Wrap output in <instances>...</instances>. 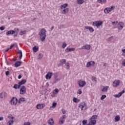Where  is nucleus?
Wrapping results in <instances>:
<instances>
[{
    "label": "nucleus",
    "mask_w": 125,
    "mask_h": 125,
    "mask_svg": "<svg viewBox=\"0 0 125 125\" xmlns=\"http://www.w3.org/2000/svg\"><path fill=\"white\" fill-rule=\"evenodd\" d=\"M39 35L40 36V38L42 42H43L46 38V30L44 28H42L39 32Z\"/></svg>",
    "instance_id": "1"
},
{
    "label": "nucleus",
    "mask_w": 125,
    "mask_h": 125,
    "mask_svg": "<svg viewBox=\"0 0 125 125\" xmlns=\"http://www.w3.org/2000/svg\"><path fill=\"white\" fill-rule=\"evenodd\" d=\"M103 24V21H94L92 23L93 26L94 27H97L99 28L100 26H101Z\"/></svg>",
    "instance_id": "2"
},
{
    "label": "nucleus",
    "mask_w": 125,
    "mask_h": 125,
    "mask_svg": "<svg viewBox=\"0 0 125 125\" xmlns=\"http://www.w3.org/2000/svg\"><path fill=\"white\" fill-rule=\"evenodd\" d=\"M79 108H80L83 111V110H85V109H87V106H86V104L84 102H82L79 105Z\"/></svg>",
    "instance_id": "3"
},
{
    "label": "nucleus",
    "mask_w": 125,
    "mask_h": 125,
    "mask_svg": "<svg viewBox=\"0 0 125 125\" xmlns=\"http://www.w3.org/2000/svg\"><path fill=\"white\" fill-rule=\"evenodd\" d=\"M17 102H18L17 98L13 97L10 101V104L11 105H16V104H17Z\"/></svg>",
    "instance_id": "4"
},
{
    "label": "nucleus",
    "mask_w": 125,
    "mask_h": 125,
    "mask_svg": "<svg viewBox=\"0 0 125 125\" xmlns=\"http://www.w3.org/2000/svg\"><path fill=\"white\" fill-rule=\"evenodd\" d=\"M66 119V115H63L62 116L59 121L60 125H63L65 122V119Z\"/></svg>",
    "instance_id": "5"
},
{
    "label": "nucleus",
    "mask_w": 125,
    "mask_h": 125,
    "mask_svg": "<svg viewBox=\"0 0 125 125\" xmlns=\"http://www.w3.org/2000/svg\"><path fill=\"white\" fill-rule=\"evenodd\" d=\"M26 93V87L22 86L20 89V94H25Z\"/></svg>",
    "instance_id": "6"
},
{
    "label": "nucleus",
    "mask_w": 125,
    "mask_h": 125,
    "mask_svg": "<svg viewBox=\"0 0 125 125\" xmlns=\"http://www.w3.org/2000/svg\"><path fill=\"white\" fill-rule=\"evenodd\" d=\"M95 65V62L93 61H90L87 63L86 67L87 68H89V67H91V66H94Z\"/></svg>",
    "instance_id": "7"
},
{
    "label": "nucleus",
    "mask_w": 125,
    "mask_h": 125,
    "mask_svg": "<svg viewBox=\"0 0 125 125\" xmlns=\"http://www.w3.org/2000/svg\"><path fill=\"white\" fill-rule=\"evenodd\" d=\"M125 90H123L122 91L119 92L118 94H115L114 95V97H116V98H120L124 93H125Z\"/></svg>",
    "instance_id": "8"
},
{
    "label": "nucleus",
    "mask_w": 125,
    "mask_h": 125,
    "mask_svg": "<svg viewBox=\"0 0 125 125\" xmlns=\"http://www.w3.org/2000/svg\"><path fill=\"white\" fill-rule=\"evenodd\" d=\"M80 49H86V50H89L90 49V45L85 44L82 46Z\"/></svg>",
    "instance_id": "9"
},
{
    "label": "nucleus",
    "mask_w": 125,
    "mask_h": 125,
    "mask_svg": "<svg viewBox=\"0 0 125 125\" xmlns=\"http://www.w3.org/2000/svg\"><path fill=\"white\" fill-rule=\"evenodd\" d=\"M78 84L80 87H83V86L86 84V83L84 81H80L78 82Z\"/></svg>",
    "instance_id": "10"
},
{
    "label": "nucleus",
    "mask_w": 125,
    "mask_h": 125,
    "mask_svg": "<svg viewBox=\"0 0 125 125\" xmlns=\"http://www.w3.org/2000/svg\"><path fill=\"white\" fill-rule=\"evenodd\" d=\"M120 82L119 80H116L113 82V85L114 87H117L120 85Z\"/></svg>",
    "instance_id": "11"
},
{
    "label": "nucleus",
    "mask_w": 125,
    "mask_h": 125,
    "mask_svg": "<svg viewBox=\"0 0 125 125\" xmlns=\"http://www.w3.org/2000/svg\"><path fill=\"white\" fill-rule=\"evenodd\" d=\"M59 92V89L58 88H56L55 90L53 91V93L51 95L52 97H54L56 94H57Z\"/></svg>",
    "instance_id": "12"
},
{
    "label": "nucleus",
    "mask_w": 125,
    "mask_h": 125,
    "mask_svg": "<svg viewBox=\"0 0 125 125\" xmlns=\"http://www.w3.org/2000/svg\"><path fill=\"white\" fill-rule=\"evenodd\" d=\"M53 74L51 72H48L45 76L46 80H50L51 79V77H52Z\"/></svg>",
    "instance_id": "13"
},
{
    "label": "nucleus",
    "mask_w": 125,
    "mask_h": 125,
    "mask_svg": "<svg viewBox=\"0 0 125 125\" xmlns=\"http://www.w3.org/2000/svg\"><path fill=\"white\" fill-rule=\"evenodd\" d=\"M45 107V105L43 104H38L36 106L37 109H43Z\"/></svg>",
    "instance_id": "14"
},
{
    "label": "nucleus",
    "mask_w": 125,
    "mask_h": 125,
    "mask_svg": "<svg viewBox=\"0 0 125 125\" xmlns=\"http://www.w3.org/2000/svg\"><path fill=\"white\" fill-rule=\"evenodd\" d=\"M85 29L86 30H89L90 33H93L94 32V29L91 26H85Z\"/></svg>",
    "instance_id": "15"
},
{
    "label": "nucleus",
    "mask_w": 125,
    "mask_h": 125,
    "mask_svg": "<svg viewBox=\"0 0 125 125\" xmlns=\"http://www.w3.org/2000/svg\"><path fill=\"white\" fill-rule=\"evenodd\" d=\"M76 49L75 48H69V47H67L65 50V52H71V51H75V50Z\"/></svg>",
    "instance_id": "16"
},
{
    "label": "nucleus",
    "mask_w": 125,
    "mask_h": 125,
    "mask_svg": "<svg viewBox=\"0 0 125 125\" xmlns=\"http://www.w3.org/2000/svg\"><path fill=\"white\" fill-rule=\"evenodd\" d=\"M6 97V93L5 92H2V93H0V98L2 99L3 98H5Z\"/></svg>",
    "instance_id": "17"
},
{
    "label": "nucleus",
    "mask_w": 125,
    "mask_h": 125,
    "mask_svg": "<svg viewBox=\"0 0 125 125\" xmlns=\"http://www.w3.org/2000/svg\"><path fill=\"white\" fill-rule=\"evenodd\" d=\"M14 34H15V31L14 30H10L6 33V36H8L9 35H14Z\"/></svg>",
    "instance_id": "18"
},
{
    "label": "nucleus",
    "mask_w": 125,
    "mask_h": 125,
    "mask_svg": "<svg viewBox=\"0 0 125 125\" xmlns=\"http://www.w3.org/2000/svg\"><path fill=\"white\" fill-rule=\"evenodd\" d=\"M64 64H66V60L65 59H62L60 61V63L59 64V66H62Z\"/></svg>",
    "instance_id": "19"
},
{
    "label": "nucleus",
    "mask_w": 125,
    "mask_h": 125,
    "mask_svg": "<svg viewBox=\"0 0 125 125\" xmlns=\"http://www.w3.org/2000/svg\"><path fill=\"white\" fill-rule=\"evenodd\" d=\"M48 124L49 125H54V121L53 120V119L51 118L48 121Z\"/></svg>",
    "instance_id": "20"
},
{
    "label": "nucleus",
    "mask_w": 125,
    "mask_h": 125,
    "mask_svg": "<svg viewBox=\"0 0 125 125\" xmlns=\"http://www.w3.org/2000/svg\"><path fill=\"white\" fill-rule=\"evenodd\" d=\"M124 24L123 23V22H118V27H119V29L120 30H122V29L124 28Z\"/></svg>",
    "instance_id": "21"
},
{
    "label": "nucleus",
    "mask_w": 125,
    "mask_h": 125,
    "mask_svg": "<svg viewBox=\"0 0 125 125\" xmlns=\"http://www.w3.org/2000/svg\"><path fill=\"white\" fill-rule=\"evenodd\" d=\"M68 12H69V8H68L63 9L62 11V14H66L68 13Z\"/></svg>",
    "instance_id": "22"
},
{
    "label": "nucleus",
    "mask_w": 125,
    "mask_h": 125,
    "mask_svg": "<svg viewBox=\"0 0 125 125\" xmlns=\"http://www.w3.org/2000/svg\"><path fill=\"white\" fill-rule=\"evenodd\" d=\"M20 66H21V62H16L15 63V67H16V68H18Z\"/></svg>",
    "instance_id": "23"
},
{
    "label": "nucleus",
    "mask_w": 125,
    "mask_h": 125,
    "mask_svg": "<svg viewBox=\"0 0 125 125\" xmlns=\"http://www.w3.org/2000/svg\"><path fill=\"white\" fill-rule=\"evenodd\" d=\"M89 124H90V125H95V124H96V120L92 119L91 120Z\"/></svg>",
    "instance_id": "24"
},
{
    "label": "nucleus",
    "mask_w": 125,
    "mask_h": 125,
    "mask_svg": "<svg viewBox=\"0 0 125 125\" xmlns=\"http://www.w3.org/2000/svg\"><path fill=\"white\" fill-rule=\"evenodd\" d=\"M25 101V98H21L19 99L18 103H20V104H22V103Z\"/></svg>",
    "instance_id": "25"
},
{
    "label": "nucleus",
    "mask_w": 125,
    "mask_h": 125,
    "mask_svg": "<svg viewBox=\"0 0 125 125\" xmlns=\"http://www.w3.org/2000/svg\"><path fill=\"white\" fill-rule=\"evenodd\" d=\"M18 54H20V56H19V59L20 60H21V59H22V51L21 50H19L18 51Z\"/></svg>",
    "instance_id": "26"
},
{
    "label": "nucleus",
    "mask_w": 125,
    "mask_h": 125,
    "mask_svg": "<svg viewBox=\"0 0 125 125\" xmlns=\"http://www.w3.org/2000/svg\"><path fill=\"white\" fill-rule=\"evenodd\" d=\"M24 83H26V80H22L18 83V84L21 86L22 84H24Z\"/></svg>",
    "instance_id": "27"
},
{
    "label": "nucleus",
    "mask_w": 125,
    "mask_h": 125,
    "mask_svg": "<svg viewBox=\"0 0 125 125\" xmlns=\"http://www.w3.org/2000/svg\"><path fill=\"white\" fill-rule=\"evenodd\" d=\"M67 6H68V4L65 3V4H63L62 5H61V9H65V8H66L67 7Z\"/></svg>",
    "instance_id": "28"
},
{
    "label": "nucleus",
    "mask_w": 125,
    "mask_h": 125,
    "mask_svg": "<svg viewBox=\"0 0 125 125\" xmlns=\"http://www.w3.org/2000/svg\"><path fill=\"white\" fill-rule=\"evenodd\" d=\"M78 4H83L84 2V0H76Z\"/></svg>",
    "instance_id": "29"
},
{
    "label": "nucleus",
    "mask_w": 125,
    "mask_h": 125,
    "mask_svg": "<svg viewBox=\"0 0 125 125\" xmlns=\"http://www.w3.org/2000/svg\"><path fill=\"white\" fill-rule=\"evenodd\" d=\"M98 2L99 3H106L107 2V0H98Z\"/></svg>",
    "instance_id": "30"
},
{
    "label": "nucleus",
    "mask_w": 125,
    "mask_h": 125,
    "mask_svg": "<svg viewBox=\"0 0 125 125\" xmlns=\"http://www.w3.org/2000/svg\"><path fill=\"white\" fill-rule=\"evenodd\" d=\"M21 85L20 84H15L14 85L13 88H15V89H19L20 88Z\"/></svg>",
    "instance_id": "31"
},
{
    "label": "nucleus",
    "mask_w": 125,
    "mask_h": 125,
    "mask_svg": "<svg viewBox=\"0 0 125 125\" xmlns=\"http://www.w3.org/2000/svg\"><path fill=\"white\" fill-rule=\"evenodd\" d=\"M104 13H106V14H108V13H110V12H111L109 8H105L104 10Z\"/></svg>",
    "instance_id": "32"
},
{
    "label": "nucleus",
    "mask_w": 125,
    "mask_h": 125,
    "mask_svg": "<svg viewBox=\"0 0 125 125\" xmlns=\"http://www.w3.org/2000/svg\"><path fill=\"white\" fill-rule=\"evenodd\" d=\"M13 123H14V121L13 120H9L7 123V125H13Z\"/></svg>",
    "instance_id": "33"
},
{
    "label": "nucleus",
    "mask_w": 125,
    "mask_h": 125,
    "mask_svg": "<svg viewBox=\"0 0 125 125\" xmlns=\"http://www.w3.org/2000/svg\"><path fill=\"white\" fill-rule=\"evenodd\" d=\"M121 118L120 117V116L117 115L116 116H115V122H119V121H120Z\"/></svg>",
    "instance_id": "34"
},
{
    "label": "nucleus",
    "mask_w": 125,
    "mask_h": 125,
    "mask_svg": "<svg viewBox=\"0 0 125 125\" xmlns=\"http://www.w3.org/2000/svg\"><path fill=\"white\" fill-rule=\"evenodd\" d=\"M108 88H109V86H108L104 87L102 89L103 92H104V91H107V90H108Z\"/></svg>",
    "instance_id": "35"
},
{
    "label": "nucleus",
    "mask_w": 125,
    "mask_h": 125,
    "mask_svg": "<svg viewBox=\"0 0 125 125\" xmlns=\"http://www.w3.org/2000/svg\"><path fill=\"white\" fill-rule=\"evenodd\" d=\"M91 81L93 82H95L96 83H97V80H96V78L94 76H92L91 78Z\"/></svg>",
    "instance_id": "36"
},
{
    "label": "nucleus",
    "mask_w": 125,
    "mask_h": 125,
    "mask_svg": "<svg viewBox=\"0 0 125 125\" xmlns=\"http://www.w3.org/2000/svg\"><path fill=\"white\" fill-rule=\"evenodd\" d=\"M32 50L33 52H37V51H38V47L35 46L34 47H33Z\"/></svg>",
    "instance_id": "37"
},
{
    "label": "nucleus",
    "mask_w": 125,
    "mask_h": 125,
    "mask_svg": "<svg viewBox=\"0 0 125 125\" xmlns=\"http://www.w3.org/2000/svg\"><path fill=\"white\" fill-rule=\"evenodd\" d=\"M80 101V100L76 98H73V102L75 103H78Z\"/></svg>",
    "instance_id": "38"
},
{
    "label": "nucleus",
    "mask_w": 125,
    "mask_h": 125,
    "mask_svg": "<svg viewBox=\"0 0 125 125\" xmlns=\"http://www.w3.org/2000/svg\"><path fill=\"white\" fill-rule=\"evenodd\" d=\"M65 66L67 70L70 69V64H69L68 62L65 63Z\"/></svg>",
    "instance_id": "39"
},
{
    "label": "nucleus",
    "mask_w": 125,
    "mask_h": 125,
    "mask_svg": "<svg viewBox=\"0 0 125 125\" xmlns=\"http://www.w3.org/2000/svg\"><path fill=\"white\" fill-rule=\"evenodd\" d=\"M97 119V115H94L91 117V118H90V120H96Z\"/></svg>",
    "instance_id": "40"
},
{
    "label": "nucleus",
    "mask_w": 125,
    "mask_h": 125,
    "mask_svg": "<svg viewBox=\"0 0 125 125\" xmlns=\"http://www.w3.org/2000/svg\"><path fill=\"white\" fill-rule=\"evenodd\" d=\"M26 34V30H23V31H21L20 32V35L21 36H23V35Z\"/></svg>",
    "instance_id": "41"
},
{
    "label": "nucleus",
    "mask_w": 125,
    "mask_h": 125,
    "mask_svg": "<svg viewBox=\"0 0 125 125\" xmlns=\"http://www.w3.org/2000/svg\"><path fill=\"white\" fill-rule=\"evenodd\" d=\"M8 118L9 120H13V119H14V117L12 115H11V114H9L8 116Z\"/></svg>",
    "instance_id": "42"
},
{
    "label": "nucleus",
    "mask_w": 125,
    "mask_h": 125,
    "mask_svg": "<svg viewBox=\"0 0 125 125\" xmlns=\"http://www.w3.org/2000/svg\"><path fill=\"white\" fill-rule=\"evenodd\" d=\"M83 125H85L86 124H87V120H83L82 121Z\"/></svg>",
    "instance_id": "43"
},
{
    "label": "nucleus",
    "mask_w": 125,
    "mask_h": 125,
    "mask_svg": "<svg viewBox=\"0 0 125 125\" xmlns=\"http://www.w3.org/2000/svg\"><path fill=\"white\" fill-rule=\"evenodd\" d=\"M43 57V54H39L38 55V59H42Z\"/></svg>",
    "instance_id": "44"
},
{
    "label": "nucleus",
    "mask_w": 125,
    "mask_h": 125,
    "mask_svg": "<svg viewBox=\"0 0 125 125\" xmlns=\"http://www.w3.org/2000/svg\"><path fill=\"white\" fill-rule=\"evenodd\" d=\"M108 9H109V11H112L115 9V6H111L110 7H108Z\"/></svg>",
    "instance_id": "45"
},
{
    "label": "nucleus",
    "mask_w": 125,
    "mask_h": 125,
    "mask_svg": "<svg viewBox=\"0 0 125 125\" xmlns=\"http://www.w3.org/2000/svg\"><path fill=\"white\" fill-rule=\"evenodd\" d=\"M106 97L105 95H103L101 98V100H104Z\"/></svg>",
    "instance_id": "46"
},
{
    "label": "nucleus",
    "mask_w": 125,
    "mask_h": 125,
    "mask_svg": "<svg viewBox=\"0 0 125 125\" xmlns=\"http://www.w3.org/2000/svg\"><path fill=\"white\" fill-rule=\"evenodd\" d=\"M59 81H60V79L56 78V79H55L54 83H58V82H59Z\"/></svg>",
    "instance_id": "47"
},
{
    "label": "nucleus",
    "mask_w": 125,
    "mask_h": 125,
    "mask_svg": "<svg viewBox=\"0 0 125 125\" xmlns=\"http://www.w3.org/2000/svg\"><path fill=\"white\" fill-rule=\"evenodd\" d=\"M56 105H57V103L54 102L52 104V108H55L56 107Z\"/></svg>",
    "instance_id": "48"
},
{
    "label": "nucleus",
    "mask_w": 125,
    "mask_h": 125,
    "mask_svg": "<svg viewBox=\"0 0 125 125\" xmlns=\"http://www.w3.org/2000/svg\"><path fill=\"white\" fill-rule=\"evenodd\" d=\"M117 24H118V21L112 22V26H115V25H117Z\"/></svg>",
    "instance_id": "49"
},
{
    "label": "nucleus",
    "mask_w": 125,
    "mask_h": 125,
    "mask_svg": "<svg viewBox=\"0 0 125 125\" xmlns=\"http://www.w3.org/2000/svg\"><path fill=\"white\" fill-rule=\"evenodd\" d=\"M112 39H113V36H111V37L108 38L107 39V42H111V41H112Z\"/></svg>",
    "instance_id": "50"
},
{
    "label": "nucleus",
    "mask_w": 125,
    "mask_h": 125,
    "mask_svg": "<svg viewBox=\"0 0 125 125\" xmlns=\"http://www.w3.org/2000/svg\"><path fill=\"white\" fill-rule=\"evenodd\" d=\"M67 46V43H62V48H65Z\"/></svg>",
    "instance_id": "51"
},
{
    "label": "nucleus",
    "mask_w": 125,
    "mask_h": 125,
    "mask_svg": "<svg viewBox=\"0 0 125 125\" xmlns=\"http://www.w3.org/2000/svg\"><path fill=\"white\" fill-rule=\"evenodd\" d=\"M23 125H31V123L30 122H24Z\"/></svg>",
    "instance_id": "52"
},
{
    "label": "nucleus",
    "mask_w": 125,
    "mask_h": 125,
    "mask_svg": "<svg viewBox=\"0 0 125 125\" xmlns=\"http://www.w3.org/2000/svg\"><path fill=\"white\" fill-rule=\"evenodd\" d=\"M77 93H78V94H82V93H83V92H82L81 89H79L78 90Z\"/></svg>",
    "instance_id": "53"
},
{
    "label": "nucleus",
    "mask_w": 125,
    "mask_h": 125,
    "mask_svg": "<svg viewBox=\"0 0 125 125\" xmlns=\"http://www.w3.org/2000/svg\"><path fill=\"white\" fill-rule=\"evenodd\" d=\"M62 113L64 114H66V111L65 110V109L64 108H62Z\"/></svg>",
    "instance_id": "54"
},
{
    "label": "nucleus",
    "mask_w": 125,
    "mask_h": 125,
    "mask_svg": "<svg viewBox=\"0 0 125 125\" xmlns=\"http://www.w3.org/2000/svg\"><path fill=\"white\" fill-rule=\"evenodd\" d=\"M122 65L123 66H125V59H124L122 62Z\"/></svg>",
    "instance_id": "55"
},
{
    "label": "nucleus",
    "mask_w": 125,
    "mask_h": 125,
    "mask_svg": "<svg viewBox=\"0 0 125 125\" xmlns=\"http://www.w3.org/2000/svg\"><path fill=\"white\" fill-rule=\"evenodd\" d=\"M4 29H5V28H4V26H1V27H0V30L1 31H3V30H4Z\"/></svg>",
    "instance_id": "56"
},
{
    "label": "nucleus",
    "mask_w": 125,
    "mask_h": 125,
    "mask_svg": "<svg viewBox=\"0 0 125 125\" xmlns=\"http://www.w3.org/2000/svg\"><path fill=\"white\" fill-rule=\"evenodd\" d=\"M58 77V75H57V74H54V79H57V78Z\"/></svg>",
    "instance_id": "57"
},
{
    "label": "nucleus",
    "mask_w": 125,
    "mask_h": 125,
    "mask_svg": "<svg viewBox=\"0 0 125 125\" xmlns=\"http://www.w3.org/2000/svg\"><path fill=\"white\" fill-rule=\"evenodd\" d=\"M9 73H10L9 71H6V72H5L6 76H8L9 75Z\"/></svg>",
    "instance_id": "58"
},
{
    "label": "nucleus",
    "mask_w": 125,
    "mask_h": 125,
    "mask_svg": "<svg viewBox=\"0 0 125 125\" xmlns=\"http://www.w3.org/2000/svg\"><path fill=\"white\" fill-rule=\"evenodd\" d=\"M14 44L11 45L10 48H9V49H11V48H12V47H13V46H14Z\"/></svg>",
    "instance_id": "59"
},
{
    "label": "nucleus",
    "mask_w": 125,
    "mask_h": 125,
    "mask_svg": "<svg viewBox=\"0 0 125 125\" xmlns=\"http://www.w3.org/2000/svg\"><path fill=\"white\" fill-rule=\"evenodd\" d=\"M21 78H22V76L21 75V74H20L18 76V79L19 80H20V79H21Z\"/></svg>",
    "instance_id": "60"
},
{
    "label": "nucleus",
    "mask_w": 125,
    "mask_h": 125,
    "mask_svg": "<svg viewBox=\"0 0 125 125\" xmlns=\"http://www.w3.org/2000/svg\"><path fill=\"white\" fill-rule=\"evenodd\" d=\"M3 117L1 116L0 117V121H3Z\"/></svg>",
    "instance_id": "61"
},
{
    "label": "nucleus",
    "mask_w": 125,
    "mask_h": 125,
    "mask_svg": "<svg viewBox=\"0 0 125 125\" xmlns=\"http://www.w3.org/2000/svg\"><path fill=\"white\" fill-rule=\"evenodd\" d=\"M122 50L123 53H125V49H122Z\"/></svg>",
    "instance_id": "62"
},
{
    "label": "nucleus",
    "mask_w": 125,
    "mask_h": 125,
    "mask_svg": "<svg viewBox=\"0 0 125 125\" xmlns=\"http://www.w3.org/2000/svg\"><path fill=\"white\" fill-rule=\"evenodd\" d=\"M53 29H54V26H52L51 28V31H52V30H53Z\"/></svg>",
    "instance_id": "63"
},
{
    "label": "nucleus",
    "mask_w": 125,
    "mask_h": 125,
    "mask_svg": "<svg viewBox=\"0 0 125 125\" xmlns=\"http://www.w3.org/2000/svg\"><path fill=\"white\" fill-rule=\"evenodd\" d=\"M14 38H15V37H17V34H15L14 35Z\"/></svg>",
    "instance_id": "64"
}]
</instances>
